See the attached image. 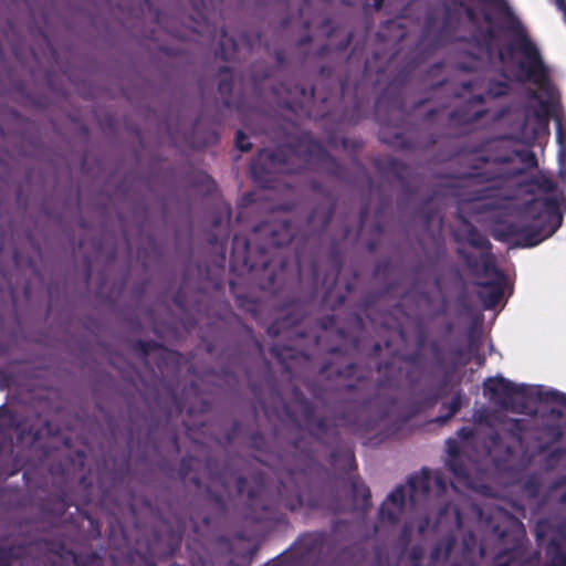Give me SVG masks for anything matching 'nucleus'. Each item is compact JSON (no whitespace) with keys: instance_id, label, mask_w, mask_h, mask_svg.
Here are the masks:
<instances>
[{"instance_id":"1","label":"nucleus","mask_w":566,"mask_h":566,"mask_svg":"<svg viewBox=\"0 0 566 566\" xmlns=\"http://www.w3.org/2000/svg\"><path fill=\"white\" fill-rule=\"evenodd\" d=\"M452 6L457 15H464L472 31L470 55L489 61L497 56L506 78L528 81L537 86L522 130L524 142L532 144L548 136L549 117L556 111L557 93L547 78L537 48L527 38L506 1L453 0Z\"/></svg>"},{"instance_id":"2","label":"nucleus","mask_w":566,"mask_h":566,"mask_svg":"<svg viewBox=\"0 0 566 566\" xmlns=\"http://www.w3.org/2000/svg\"><path fill=\"white\" fill-rule=\"evenodd\" d=\"M473 418L474 429L461 428L457 438L447 440L446 462L454 476L453 488H457V484L468 489L479 488L471 478L472 471L475 470V458H472L471 453L476 452L475 444L482 436L489 434V441L483 447V455L489 457L496 467L513 457L512 446L504 444L503 439L521 443V437L516 432L520 430V421L502 419L484 408L476 410Z\"/></svg>"},{"instance_id":"3","label":"nucleus","mask_w":566,"mask_h":566,"mask_svg":"<svg viewBox=\"0 0 566 566\" xmlns=\"http://www.w3.org/2000/svg\"><path fill=\"white\" fill-rule=\"evenodd\" d=\"M507 171L502 168L499 172L501 180L495 181L493 186L483 187L473 191V196L461 201L459 207L460 218L464 219L465 211H474L480 213L486 210L502 208L499 202L497 186L502 185L506 178ZM457 238L467 241L470 245L481 250V271L478 273L482 279L478 282L479 297L485 308H493L504 298L505 289L507 287L506 277L494 265L493 258L483 250L489 244L486 238L479 233L470 222L463 220L461 228L455 233Z\"/></svg>"},{"instance_id":"4","label":"nucleus","mask_w":566,"mask_h":566,"mask_svg":"<svg viewBox=\"0 0 566 566\" xmlns=\"http://www.w3.org/2000/svg\"><path fill=\"white\" fill-rule=\"evenodd\" d=\"M527 214L534 219L528 226L510 227L506 241L520 248H533L553 235L562 226L563 217L557 203L551 198H537L530 202Z\"/></svg>"},{"instance_id":"5","label":"nucleus","mask_w":566,"mask_h":566,"mask_svg":"<svg viewBox=\"0 0 566 566\" xmlns=\"http://www.w3.org/2000/svg\"><path fill=\"white\" fill-rule=\"evenodd\" d=\"M434 484L437 495L446 492L447 484L440 472L421 470L411 475L405 485L396 488L382 502L380 517L390 522L396 521L407 505V496L410 506L426 502L430 497V486Z\"/></svg>"},{"instance_id":"6","label":"nucleus","mask_w":566,"mask_h":566,"mask_svg":"<svg viewBox=\"0 0 566 566\" xmlns=\"http://www.w3.org/2000/svg\"><path fill=\"white\" fill-rule=\"evenodd\" d=\"M484 396L502 409L513 408L517 399L523 403H535L539 400L566 405V395L554 390H544L539 386L513 384L502 376L488 378L483 382Z\"/></svg>"},{"instance_id":"7","label":"nucleus","mask_w":566,"mask_h":566,"mask_svg":"<svg viewBox=\"0 0 566 566\" xmlns=\"http://www.w3.org/2000/svg\"><path fill=\"white\" fill-rule=\"evenodd\" d=\"M235 143L237 147L242 151H247L251 147L250 143L248 142V137L241 132H238Z\"/></svg>"},{"instance_id":"8","label":"nucleus","mask_w":566,"mask_h":566,"mask_svg":"<svg viewBox=\"0 0 566 566\" xmlns=\"http://www.w3.org/2000/svg\"><path fill=\"white\" fill-rule=\"evenodd\" d=\"M506 90H507V84L500 83L497 85H491L489 87L488 93L492 96H501V95L505 94Z\"/></svg>"},{"instance_id":"9","label":"nucleus","mask_w":566,"mask_h":566,"mask_svg":"<svg viewBox=\"0 0 566 566\" xmlns=\"http://www.w3.org/2000/svg\"><path fill=\"white\" fill-rule=\"evenodd\" d=\"M462 397L461 395H457L452 398V400L449 403V417L453 416L461 407Z\"/></svg>"},{"instance_id":"10","label":"nucleus","mask_w":566,"mask_h":566,"mask_svg":"<svg viewBox=\"0 0 566 566\" xmlns=\"http://www.w3.org/2000/svg\"><path fill=\"white\" fill-rule=\"evenodd\" d=\"M556 139L559 145V156L563 153V134H562V124L558 118H556Z\"/></svg>"},{"instance_id":"11","label":"nucleus","mask_w":566,"mask_h":566,"mask_svg":"<svg viewBox=\"0 0 566 566\" xmlns=\"http://www.w3.org/2000/svg\"><path fill=\"white\" fill-rule=\"evenodd\" d=\"M360 493H361V496H363V497H365V499L369 497V492H368V490H367V489L363 488V489H361V491H360Z\"/></svg>"},{"instance_id":"12","label":"nucleus","mask_w":566,"mask_h":566,"mask_svg":"<svg viewBox=\"0 0 566 566\" xmlns=\"http://www.w3.org/2000/svg\"><path fill=\"white\" fill-rule=\"evenodd\" d=\"M427 524H428V522L426 521V523H424V524H420V525H419V532H420V533H422V532L424 531V528H426Z\"/></svg>"},{"instance_id":"13","label":"nucleus","mask_w":566,"mask_h":566,"mask_svg":"<svg viewBox=\"0 0 566 566\" xmlns=\"http://www.w3.org/2000/svg\"><path fill=\"white\" fill-rule=\"evenodd\" d=\"M474 181L472 179L467 180V187H473Z\"/></svg>"},{"instance_id":"14","label":"nucleus","mask_w":566,"mask_h":566,"mask_svg":"<svg viewBox=\"0 0 566 566\" xmlns=\"http://www.w3.org/2000/svg\"><path fill=\"white\" fill-rule=\"evenodd\" d=\"M506 160L507 159H501L499 164L502 166V165H504L506 163Z\"/></svg>"}]
</instances>
